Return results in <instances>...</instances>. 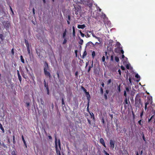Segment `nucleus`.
<instances>
[{
    "instance_id": "nucleus-1",
    "label": "nucleus",
    "mask_w": 155,
    "mask_h": 155,
    "mask_svg": "<svg viewBox=\"0 0 155 155\" xmlns=\"http://www.w3.org/2000/svg\"><path fill=\"white\" fill-rule=\"evenodd\" d=\"M49 70V68L48 63L45 61L44 64V73L46 77L50 79L51 77V76L50 72L48 71Z\"/></svg>"
},
{
    "instance_id": "nucleus-2",
    "label": "nucleus",
    "mask_w": 155,
    "mask_h": 155,
    "mask_svg": "<svg viewBox=\"0 0 155 155\" xmlns=\"http://www.w3.org/2000/svg\"><path fill=\"white\" fill-rule=\"evenodd\" d=\"M135 105L136 107H140V105L143 106V103L142 102L141 97L139 94H137L136 95V97L135 99Z\"/></svg>"
},
{
    "instance_id": "nucleus-3",
    "label": "nucleus",
    "mask_w": 155,
    "mask_h": 155,
    "mask_svg": "<svg viewBox=\"0 0 155 155\" xmlns=\"http://www.w3.org/2000/svg\"><path fill=\"white\" fill-rule=\"evenodd\" d=\"M64 64L65 68L69 69L70 68V62L68 59H65L63 61Z\"/></svg>"
},
{
    "instance_id": "nucleus-4",
    "label": "nucleus",
    "mask_w": 155,
    "mask_h": 155,
    "mask_svg": "<svg viewBox=\"0 0 155 155\" xmlns=\"http://www.w3.org/2000/svg\"><path fill=\"white\" fill-rule=\"evenodd\" d=\"M3 24L5 28H6L7 30L9 28L11 25L10 23L8 21H3Z\"/></svg>"
},
{
    "instance_id": "nucleus-5",
    "label": "nucleus",
    "mask_w": 155,
    "mask_h": 155,
    "mask_svg": "<svg viewBox=\"0 0 155 155\" xmlns=\"http://www.w3.org/2000/svg\"><path fill=\"white\" fill-rule=\"evenodd\" d=\"M55 147L56 149V153L59 155H61V153L60 150L58 149V142L56 138H55Z\"/></svg>"
},
{
    "instance_id": "nucleus-6",
    "label": "nucleus",
    "mask_w": 155,
    "mask_h": 155,
    "mask_svg": "<svg viewBox=\"0 0 155 155\" xmlns=\"http://www.w3.org/2000/svg\"><path fill=\"white\" fill-rule=\"evenodd\" d=\"M115 141L114 140H110V147L112 148H114V147Z\"/></svg>"
},
{
    "instance_id": "nucleus-7",
    "label": "nucleus",
    "mask_w": 155,
    "mask_h": 155,
    "mask_svg": "<svg viewBox=\"0 0 155 155\" xmlns=\"http://www.w3.org/2000/svg\"><path fill=\"white\" fill-rule=\"evenodd\" d=\"M100 142L103 145V146L106 147V145L104 139L103 138H101L100 139Z\"/></svg>"
},
{
    "instance_id": "nucleus-8",
    "label": "nucleus",
    "mask_w": 155,
    "mask_h": 155,
    "mask_svg": "<svg viewBox=\"0 0 155 155\" xmlns=\"http://www.w3.org/2000/svg\"><path fill=\"white\" fill-rule=\"evenodd\" d=\"M85 26L84 24L83 25H78V28L79 29H83L85 27Z\"/></svg>"
},
{
    "instance_id": "nucleus-9",
    "label": "nucleus",
    "mask_w": 155,
    "mask_h": 155,
    "mask_svg": "<svg viewBox=\"0 0 155 155\" xmlns=\"http://www.w3.org/2000/svg\"><path fill=\"white\" fill-rule=\"evenodd\" d=\"M0 39H1V41H0V44H1L2 41L4 40V37L3 35L2 34H0Z\"/></svg>"
},
{
    "instance_id": "nucleus-10",
    "label": "nucleus",
    "mask_w": 155,
    "mask_h": 155,
    "mask_svg": "<svg viewBox=\"0 0 155 155\" xmlns=\"http://www.w3.org/2000/svg\"><path fill=\"white\" fill-rule=\"evenodd\" d=\"M25 42L27 48H30L29 44L28 42V41L26 39H25Z\"/></svg>"
},
{
    "instance_id": "nucleus-11",
    "label": "nucleus",
    "mask_w": 155,
    "mask_h": 155,
    "mask_svg": "<svg viewBox=\"0 0 155 155\" xmlns=\"http://www.w3.org/2000/svg\"><path fill=\"white\" fill-rule=\"evenodd\" d=\"M128 100L129 101V103L130 104V101H129V98H128V99L127 97H126L125 98V99L124 100V104H128Z\"/></svg>"
},
{
    "instance_id": "nucleus-12",
    "label": "nucleus",
    "mask_w": 155,
    "mask_h": 155,
    "mask_svg": "<svg viewBox=\"0 0 155 155\" xmlns=\"http://www.w3.org/2000/svg\"><path fill=\"white\" fill-rule=\"evenodd\" d=\"M17 74H18V79H19L20 81V82H21V76L20 74V73H19V71L18 70H17Z\"/></svg>"
},
{
    "instance_id": "nucleus-13",
    "label": "nucleus",
    "mask_w": 155,
    "mask_h": 155,
    "mask_svg": "<svg viewBox=\"0 0 155 155\" xmlns=\"http://www.w3.org/2000/svg\"><path fill=\"white\" fill-rule=\"evenodd\" d=\"M67 32V30L66 29H65L64 31L63 32L62 34V38H66L65 36L66 35Z\"/></svg>"
},
{
    "instance_id": "nucleus-14",
    "label": "nucleus",
    "mask_w": 155,
    "mask_h": 155,
    "mask_svg": "<svg viewBox=\"0 0 155 155\" xmlns=\"http://www.w3.org/2000/svg\"><path fill=\"white\" fill-rule=\"evenodd\" d=\"M87 55V52L86 50H85L84 53L82 55L81 58L82 59H84Z\"/></svg>"
},
{
    "instance_id": "nucleus-15",
    "label": "nucleus",
    "mask_w": 155,
    "mask_h": 155,
    "mask_svg": "<svg viewBox=\"0 0 155 155\" xmlns=\"http://www.w3.org/2000/svg\"><path fill=\"white\" fill-rule=\"evenodd\" d=\"M21 138H22V140H23V141L25 145V147H27V146L26 143V141H25V140L24 137L23 135H22Z\"/></svg>"
},
{
    "instance_id": "nucleus-16",
    "label": "nucleus",
    "mask_w": 155,
    "mask_h": 155,
    "mask_svg": "<svg viewBox=\"0 0 155 155\" xmlns=\"http://www.w3.org/2000/svg\"><path fill=\"white\" fill-rule=\"evenodd\" d=\"M148 102L149 104H152L153 103V101H152V98H148V100L147 101Z\"/></svg>"
},
{
    "instance_id": "nucleus-17",
    "label": "nucleus",
    "mask_w": 155,
    "mask_h": 155,
    "mask_svg": "<svg viewBox=\"0 0 155 155\" xmlns=\"http://www.w3.org/2000/svg\"><path fill=\"white\" fill-rule=\"evenodd\" d=\"M44 87L45 88L48 87V83H47V84L46 83L45 80H44Z\"/></svg>"
},
{
    "instance_id": "nucleus-18",
    "label": "nucleus",
    "mask_w": 155,
    "mask_h": 155,
    "mask_svg": "<svg viewBox=\"0 0 155 155\" xmlns=\"http://www.w3.org/2000/svg\"><path fill=\"white\" fill-rule=\"evenodd\" d=\"M93 67V61H92V63L91 64V66H90L88 68L87 70L88 72H89L91 71V68H92Z\"/></svg>"
},
{
    "instance_id": "nucleus-19",
    "label": "nucleus",
    "mask_w": 155,
    "mask_h": 155,
    "mask_svg": "<svg viewBox=\"0 0 155 155\" xmlns=\"http://www.w3.org/2000/svg\"><path fill=\"white\" fill-rule=\"evenodd\" d=\"M0 129H1V130L2 131L3 133H4L5 132L4 130L2 127V124L1 123H0Z\"/></svg>"
},
{
    "instance_id": "nucleus-20",
    "label": "nucleus",
    "mask_w": 155,
    "mask_h": 155,
    "mask_svg": "<svg viewBox=\"0 0 155 155\" xmlns=\"http://www.w3.org/2000/svg\"><path fill=\"white\" fill-rule=\"evenodd\" d=\"M87 98V100L88 101V102H89V103L90 100L91 98V96L89 94H88V95H87L86 96Z\"/></svg>"
},
{
    "instance_id": "nucleus-21",
    "label": "nucleus",
    "mask_w": 155,
    "mask_h": 155,
    "mask_svg": "<svg viewBox=\"0 0 155 155\" xmlns=\"http://www.w3.org/2000/svg\"><path fill=\"white\" fill-rule=\"evenodd\" d=\"M149 104L148 101H147L145 103V110H146L147 109V106L148 104Z\"/></svg>"
},
{
    "instance_id": "nucleus-22",
    "label": "nucleus",
    "mask_w": 155,
    "mask_h": 155,
    "mask_svg": "<svg viewBox=\"0 0 155 155\" xmlns=\"http://www.w3.org/2000/svg\"><path fill=\"white\" fill-rule=\"evenodd\" d=\"M20 59L21 61V62L23 63H25V60H24L23 57L22 55L20 56Z\"/></svg>"
},
{
    "instance_id": "nucleus-23",
    "label": "nucleus",
    "mask_w": 155,
    "mask_h": 155,
    "mask_svg": "<svg viewBox=\"0 0 155 155\" xmlns=\"http://www.w3.org/2000/svg\"><path fill=\"white\" fill-rule=\"evenodd\" d=\"M89 113L90 114V116H91V118H93V119H94V113H92V112H91V113L89 112Z\"/></svg>"
},
{
    "instance_id": "nucleus-24",
    "label": "nucleus",
    "mask_w": 155,
    "mask_h": 155,
    "mask_svg": "<svg viewBox=\"0 0 155 155\" xmlns=\"http://www.w3.org/2000/svg\"><path fill=\"white\" fill-rule=\"evenodd\" d=\"M64 38V41L62 42L63 44H66L67 42V38Z\"/></svg>"
},
{
    "instance_id": "nucleus-25",
    "label": "nucleus",
    "mask_w": 155,
    "mask_h": 155,
    "mask_svg": "<svg viewBox=\"0 0 155 155\" xmlns=\"http://www.w3.org/2000/svg\"><path fill=\"white\" fill-rule=\"evenodd\" d=\"M95 53L94 51H93L92 53V56L93 58H94V57L95 56Z\"/></svg>"
},
{
    "instance_id": "nucleus-26",
    "label": "nucleus",
    "mask_w": 155,
    "mask_h": 155,
    "mask_svg": "<svg viewBox=\"0 0 155 155\" xmlns=\"http://www.w3.org/2000/svg\"><path fill=\"white\" fill-rule=\"evenodd\" d=\"M115 61L117 62H118L119 61V58L116 56H115Z\"/></svg>"
},
{
    "instance_id": "nucleus-27",
    "label": "nucleus",
    "mask_w": 155,
    "mask_h": 155,
    "mask_svg": "<svg viewBox=\"0 0 155 155\" xmlns=\"http://www.w3.org/2000/svg\"><path fill=\"white\" fill-rule=\"evenodd\" d=\"M73 29V36H74L75 33V27L74 26H73L72 27Z\"/></svg>"
},
{
    "instance_id": "nucleus-28",
    "label": "nucleus",
    "mask_w": 155,
    "mask_h": 155,
    "mask_svg": "<svg viewBox=\"0 0 155 155\" xmlns=\"http://www.w3.org/2000/svg\"><path fill=\"white\" fill-rule=\"evenodd\" d=\"M83 42V41L82 39H81V38H80V41H79V43L81 45H82Z\"/></svg>"
},
{
    "instance_id": "nucleus-29",
    "label": "nucleus",
    "mask_w": 155,
    "mask_h": 155,
    "mask_svg": "<svg viewBox=\"0 0 155 155\" xmlns=\"http://www.w3.org/2000/svg\"><path fill=\"white\" fill-rule=\"evenodd\" d=\"M105 60V57L104 56H103L102 57V60L103 62H106Z\"/></svg>"
},
{
    "instance_id": "nucleus-30",
    "label": "nucleus",
    "mask_w": 155,
    "mask_h": 155,
    "mask_svg": "<svg viewBox=\"0 0 155 155\" xmlns=\"http://www.w3.org/2000/svg\"><path fill=\"white\" fill-rule=\"evenodd\" d=\"M2 146H3L4 148H7V146L6 145H5L3 142L2 143Z\"/></svg>"
},
{
    "instance_id": "nucleus-31",
    "label": "nucleus",
    "mask_w": 155,
    "mask_h": 155,
    "mask_svg": "<svg viewBox=\"0 0 155 155\" xmlns=\"http://www.w3.org/2000/svg\"><path fill=\"white\" fill-rule=\"evenodd\" d=\"M100 92L102 94H103L104 93L103 89L102 87H100Z\"/></svg>"
},
{
    "instance_id": "nucleus-32",
    "label": "nucleus",
    "mask_w": 155,
    "mask_h": 155,
    "mask_svg": "<svg viewBox=\"0 0 155 155\" xmlns=\"http://www.w3.org/2000/svg\"><path fill=\"white\" fill-rule=\"evenodd\" d=\"M93 44V43L91 42H88L87 44H86V46L87 47L89 45H90V44Z\"/></svg>"
},
{
    "instance_id": "nucleus-33",
    "label": "nucleus",
    "mask_w": 155,
    "mask_h": 155,
    "mask_svg": "<svg viewBox=\"0 0 155 155\" xmlns=\"http://www.w3.org/2000/svg\"><path fill=\"white\" fill-rule=\"evenodd\" d=\"M93 4L92 3H90L88 4V6L90 8H91L92 7Z\"/></svg>"
},
{
    "instance_id": "nucleus-34",
    "label": "nucleus",
    "mask_w": 155,
    "mask_h": 155,
    "mask_svg": "<svg viewBox=\"0 0 155 155\" xmlns=\"http://www.w3.org/2000/svg\"><path fill=\"white\" fill-rule=\"evenodd\" d=\"M80 33L81 34V36L83 37H84V34L81 31V30H80L79 31Z\"/></svg>"
},
{
    "instance_id": "nucleus-35",
    "label": "nucleus",
    "mask_w": 155,
    "mask_h": 155,
    "mask_svg": "<svg viewBox=\"0 0 155 155\" xmlns=\"http://www.w3.org/2000/svg\"><path fill=\"white\" fill-rule=\"evenodd\" d=\"M111 79L107 81V85L110 84V83H111Z\"/></svg>"
},
{
    "instance_id": "nucleus-36",
    "label": "nucleus",
    "mask_w": 155,
    "mask_h": 155,
    "mask_svg": "<svg viewBox=\"0 0 155 155\" xmlns=\"http://www.w3.org/2000/svg\"><path fill=\"white\" fill-rule=\"evenodd\" d=\"M126 91H127V92H129L130 91V90H129V88L128 87H126Z\"/></svg>"
},
{
    "instance_id": "nucleus-37",
    "label": "nucleus",
    "mask_w": 155,
    "mask_h": 155,
    "mask_svg": "<svg viewBox=\"0 0 155 155\" xmlns=\"http://www.w3.org/2000/svg\"><path fill=\"white\" fill-rule=\"evenodd\" d=\"M124 96L125 97V98L126 97H127V93H126V91H124Z\"/></svg>"
},
{
    "instance_id": "nucleus-38",
    "label": "nucleus",
    "mask_w": 155,
    "mask_h": 155,
    "mask_svg": "<svg viewBox=\"0 0 155 155\" xmlns=\"http://www.w3.org/2000/svg\"><path fill=\"white\" fill-rule=\"evenodd\" d=\"M58 146H59V147L61 149V143H60V140H58Z\"/></svg>"
},
{
    "instance_id": "nucleus-39",
    "label": "nucleus",
    "mask_w": 155,
    "mask_h": 155,
    "mask_svg": "<svg viewBox=\"0 0 155 155\" xmlns=\"http://www.w3.org/2000/svg\"><path fill=\"white\" fill-rule=\"evenodd\" d=\"M89 102H88V103L87 104V111L90 112L89 111Z\"/></svg>"
},
{
    "instance_id": "nucleus-40",
    "label": "nucleus",
    "mask_w": 155,
    "mask_h": 155,
    "mask_svg": "<svg viewBox=\"0 0 155 155\" xmlns=\"http://www.w3.org/2000/svg\"><path fill=\"white\" fill-rule=\"evenodd\" d=\"M87 120L88 121V122L89 123V124L90 125H91V120L88 119H87Z\"/></svg>"
},
{
    "instance_id": "nucleus-41",
    "label": "nucleus",
    "mask_w": 155,
    "mask_h": 155,
    "mask_svg": "<svg viewBox=\"0 0 155 155\" xmlns=\"http://www.w3.org/2000/svg\"><path fill=\"white\" fill-rule=\"evenodd\" d=\"M135 78H140V76L137 74L135 75Z\"/></svg>"
},
{
    "instance_id": "nucleus-42",
    "label": "nucleus",
    "mask_w": 155,
    "mask_h": 155,
    "mask_svg": "<svg viewBox=\"0 0 155 155\" xmlns=\"http://www.w3.org/2000/svg\"><path fill=\"white\" fill-rule=\"evenodd\" d=\"M13 143L15 144V137L14 135L13 136Z\"/></svg>"
},
{
    "instance_id": "nucleus-43",
    "label": "nucleus",
    "mask_w": 155,
    "mask_h": 155,
    "mask_svg": "<svg viewBox=\"0 0 155 155\" xmlns=\"http://www.w3.org/2000/svg\"><path fill=\"white\" fill-rule=\"evenodd\" d=\"M61 100L62 105H65V103L64 102V100L63 98H62Z\"/></svg>"
},
{
    "instance_id": "nucleus-44",
    "label": "nucleus",
    "mask_w": 155,
    "mask_h": 155,
    "mask_svg": "<svg viewBox=\"0 0 155 155\" xmlns=\"http://www.w3.org/2000/svg\"><path fill=\"white\" fill-rule=\"evenodd\" d=\"M26 107H29V106L30 105V103L29 102H26Z\"/></svg>"
},
{
    "instance_id": "nucleus-45",
    "label": "nucleus",
    "mask_w": 155,
    "mask_h": 155,
    "mask_svg": "<svg viewBox=\"0 0 155 155\" xmlns=\"http://www.w3.org/2000/svg\"><path fill=\"white\" fill-rule=\"evenodd\" d=\"M104 98L105 100H106L107 99V94L105 93L104 94Z\"/></svg>"
},
{
    "instance_id": "nucleus-46",
    "label": "nucleus",
    "mask_w": 155,
    "mask_h": 155,
    "mask_svg": "<svg viewBox=\"0 0 155 155\" xmlns=\"http://www.w3.org/2000/svg\"><path fill=\"white\" fill-rule=\"evenodd\" d=\"M27 50L28 52V53L29 54H30V48H27Z\"/></svg>"
},
{
    "instance_id": "nucleus-47",
    "label": "nucleus",
    "mask_w": 155,
    "mask_h": 155,
    "mask_svg": "<svg viewBox=\"0 0 155 155\" xmlns=\"http://www.w3.org/2000/svg\"><path fill=\"white\" fill-rule=\"evenodd\" d=\"M130 65H129L128 64H127L126 65V68L127 69H130Z\"/></svg>"
},
{
    "instance_id": "nucleus-48",
    "label": "nucleus",
    "mask_w": 155,
    "mask_h": 155,
    "mask_svg": "<svg viewBox=\"0 0 155 155\" xmlns=\"http://www.w3.org/2000/svg\"><path fill=\"white\" fill-rule=\"evenodd\" d=\"M116 45L118 47H120V44L119 42H117L116 43Z\"/></svg>"
},
{
    "instance_id": "nucleus-49",
    "label": "nucleus",
    "mask_w": 155,
    "mask_h": 155,
    "mask_svg": "<svg viewBox=\"0 0 155 155\" xmlns=\"http://www.w3.org/2000/svg\"><path fill=\"white\" fill-rule=\"evenodd\" d=\"M154 115H153L150 119H148V122H150V120L154 117Z\"/></svg>"
},
{
    "instance_id": "nucleus-50",
    "label": "nucleus",
    "mask_w": 155,
    "mask_h": 155,
    "mask_svg": "<svg viewBox=\"0 0 155 155\" xmlns=\"http://www.w3.org/2000/svg\"><path fill=\"white\" fill-rule=\"evenodd\" d=\"M104 152L105 153V155H110L109 154L106 152V151L104 150Z\"/></svg>"
},
{
    "instance_id": "nucleus-51",
    "label": "nucleus",
    "mask_w": 155,
    "mask_h": 155,
    "mask_svg": "<svg viewBox=\"0 0 155 155\" xmlns=\"http://www.w3.org/2000/svg\"><path fill=\"white\" fill-rule=\"evenodd\" d=\"M141 121H142V120H140L138 122V124H139L140 125H142V124L141 123Z\"/></svg>"
},
{
    "instance_id": "nucleus-52",
    "label": "nucleus",
    "mask_w": 155,
    "mask_h": 155,
    "mask_svg": "<svg viewBox=\"0 0 155 155\" xmlns=\"http://www.w3.org/2000/svg\"><path fill=\"white\" fill-rule=\"evenodd\" d=\"M120 68L121 69L123 70V71H124V70L125 69V68L123 65H122L120 66Z\"/></svg>"
},
{
    "instance_id": "nucleus-53",
    "label": "nucleus",
    "mask_w": 155,
    "mask_h": 155,
    "mask_svg": "<svg viewBox=\"0 0 155 155\" xmlns=\"http://www.w3.org/2000/svg\"><path fill=\"white\" fill-rule=\"evenodd\" d=\"M12 155H16V154L14 151H13L12 152Z\"/></svg>"
},
{
    "instance_id": "nucleus-54",
    "label": "nucleus",
    "mask_w": 155,
    "mask_h": 155,
    "mask_svg": "<svg viewBox=\"0 0 155 155\" xmlns=\"http://www.w3.org/2000/svg\"><path fill=\"white\" fill-rule=\"evenodd\" d=\"M117 90H118L119 92H120V86H118Z\"/></svg>"
},
{
    "instance_id": "nucleus-55",
    "label": "nucleus",
    "mask_w": 155,
    "mask_h": 155,
    "mask_svg": "<svg viewBox=\"0 0 155 155\" xmlns=\"http://www.w3.org/2000/svg\"><path fill=\"white\" fill-rule=\"evenodd\" d=\"M142 138H143V140H144L145 141H146V140H145V137H144L143 134V135H142Z\"/></svg>"
},
{
    "instance_id": "nucleus-56",
    "label": "nucleus",
    "mask_w": 155,
    "mask_h": 155,
    "mask_svg": "<svg viewBox=\"0 0 155 155\" xmlns=\"http://www.w3.org/2000/svg\"><path fill=\"white\" fill-rule=\"evenodd\" d=\"M11 52L13 55H14V48H12L11 50Z\"/></svg>"
},
{
    "instance_id": "nucleus-57",
    "label": "nucleus",
    "mask_w": 155,
    "mask_h": 155,
    "mask_svg": "<svg viewBox=\"0 0 155 155\" xmlns=\"http://www.w3.org/2000/svg\"><path fill=\"white\" fill-rule=\"evenodd\" d=\"M109 92V91L108 90H106L105 91V94H108Z\"/></svg>"
},
{
    "instance_id": "nucleus-58",
    "label": "nucleus",
    "mask_w": 155,
    "mask_h": 155,
    "mask_svg": "<svg viewBox=\"0 0 155 155\" xmlns=\"http://www.w3.org/2000/svg\"><path fill=\"white\" fill-rule=\"evenodd\" d=\"M118 73H119V74L120 75H121V71H120V69H118Z\"/></svg>"
},
{
    "instance_id": "nucleus-59",
    "label": "nucleus",
    "mask_w": 155,
    "mask_h": 155,
    "mask_svg": "<svg viewBox=\"0 0 155 155\" xmlns=\"http://www.w3.org/2000/svg\"><path fill=\"white\" fill-rule=\"evenodd\" d=\"M77 52H78V51H77V50H75V51H74V53L76 55V56H77Z\"/></svg>"
},
{
    "instance_id": "nucleus-60",
    "label": "nucleus",
    "mask_w": 155,
    "mask_h": 155,
    "mask_svg": "<svg viewBox=\"0 0 155 155\" xmlns=\"http://www.w3.org/2000/svg\"><path fill=\"white\" fill-rule=\"evenodd\" d=\"M41 104L42 105H44V101H43L41 99Z\"/></svg>"
},
{
    "instance_id": "nucleus-61",
    "label": "nucleus",
    "mask_w": 155,
    "mask_h": 155,
    "mask_svg": "<svg viewBox=\"0 0 155 155\" xmlns=\"http://www.w3.org/2000/svg\"><path fill=\"white\" fill-rule=\"evenodd\" d=\"M92 36L93 37H94L95 38H97V36H96L94 34V33H92Z\"/></svg>"
},
{
    "instance_id": "nucleus-62",
    "label": "nucleus",
    "mask_w": 155,
    "mask_h": 155,
    "mask_svg": "<svg viewBox=\"0 0 155 155\" xmlns=\"http://www.w3.org/2000/svg\"><path fill=\"white\" fill-rule=\"evenodd\" d=\"M109 116L110 117H111V119H112L113 117V115L112 114H109Z\"/></svg>"
},
{
    "instance_id": "nucleus-63",
    "label": "nucleus",
    "mask_w": 155,
    "mask_h": 155,
    "mask_svg": "<svg viewBox=\"0 0 155 155\" xmlns=\"http://www.w3.org/2000/svg\"><path fill=\"white\" fill-rule=\"evenodd\" d=\"M78 71H76L75 72V75L76 76H77L78 75Z\"/></svg>"
},
{
    "instance_id": "nucleus-64",
    "label": "nucleus",
    "mask_w": 155,
    "mask_h": 155,
    "mask_svg": "<svg viewBox=\"0 0 155 155\" xmlns=\"http://www.w3.org/2000/svg\"><path fill=\"white\" fill-rule=\"evenodd\" d=\"M121 53L123 54H124V51L123 49L121 50Z\"/></svg>"
}]
</instances>
